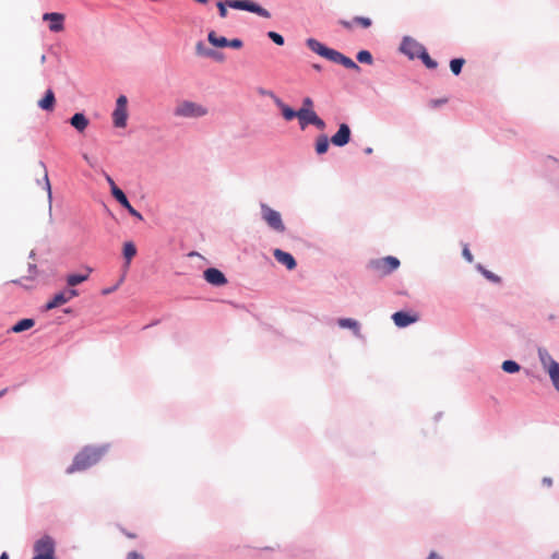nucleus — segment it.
<instances>
[{
    "label": "nucleus",
    "mask_w": 559,
    "mask_h": 559,
    "mask_svg": "<svg viewBox=\"0 0 559 559\" xmlns=\"http://www.w3.org/2000/svg\"><path fill=\"white\" fill-rule=\"evenodd\" d=\"M106 452V448H95V447H86L81 452H79L74 459L72 464L68 467L67 473L72 474L74 472L84 471L100 461L103 455Z\"/></svg>",
    "instance_id": "1"
},
{
    "label": "nucleus",
    "mask_w": 559,
    "mask_h": 559,
    "mask_svg": "<svg viewBox=\"0 0 559 559\" xmlns=\"http://www.w3.org/2000/svg\"><path fill=\"white\" fill-rule=\"evenodd\" d=\"M207 112L206 107L191 100H182L174 109V115L179 118H200Z\"/></svg>",
    "instance_id": "2"
},
{
    "label": "nucleus",
    "mask_w": 559,
    "mask_h": 559,
    "mask_svg": "<svg viewBox=\"0 0 559 559\" xmlns=\"http://www.w3.org/2000/svg\"><path fill=\"white\" fill-rule=\"evenodd\" d=\"M369 265L374 273L384 276L392 273L400 266V260L395 257L389 255L372 260Z\"/></svg>",
    "instance_id": "3"
},
{
    "label": "nucleus",
    "mask_w": 559,
    "mask_h": 559,
    "mask_svg": "<svg viewBox=\"0 0 559 559\" xmlns=\"http://www.w3.org/2000/svg\"><path fill=\"white\" fill-rule=\"evenodd\" d=\"M32 559H55V542L50 536H43L34 544Z\"/></svg>",
    "instance_id": "4"
},
{
    "label": "nucleus",
    "mask_w": 559,
    "mask_h": 559,
    "mask_svg": "<svg viewBox=\"0 0 559 559\" xmlns=\"http://www.w3.org/2000/svg\"><path fill=\"white\" fill-rule=\"evenodd\" d=\"M261 214L264 222L275 231L284 233L285 225L282 221L281 213L271 209L266 204H261Z\"/></svg>",
    "instance_id": "5"
},
{
    "label": "nucleus",
    "mask_w": 559,
    "mask_h": 559,
    "mask_svg": "<svg viewBox=\"0 0 559 559\" xmlns=\"http://www.w3.org/2000/svg\"><path fill=\"white\" fill-rule=\"evenodd\" d=\"M226 3L229 8L236 10H246L249 12H253L262 17L269 19L271 17L270 12L262 8L261 5L250 1V0H226Z\"/></svg>",
    "instance_id": "6"
},
{
    "label": "nucleus",
    "mask_w": 559,
    "mask_h": 559,
    "mask_svg": "<svg viewBox=\"0 0 559 559\" xmlns=\"http://www.w3.org/2000/svg\"><path fill=\"white\" fill-rule=\"evenodd\" d=\"M128 120V99L120 95L116 100V108L112 112V122L116 128H124Z\"/></svg>",
    "instance_id": "7"
},
{
    "label": "nucleus",
    "mask_w": 559,
    "mask_h": 559,
    "mask_svg": "<svg viewBox=\"0 0 559 559\" xmlns=\"http://www.w3.org/2000/svg\"><path fill=\"white\" fill-rule=\"evenodd\" d=\"M107 181L108 183L110 185V188H111V193L114 195V198L124 207L128 210V212L139 218V219H143V216L130 204V202L128 201L126 194L123 193V191L121 189H119L115 181L112 180L111 177L107 176Z\"/></svg>",
    "instance_id": "8"
},
{
    "label": "nucleus",
    "mask_w": 559,
    "mask_h": 559,
    "mask_svg": "<svg viewBox=\"0 0 559 559\" xmlns=\"http://www.w3.org/2000/svg\"><path fill=\"white\" fill-rule=\"evenodd\" d=\"M401 51L407 55L411 59L418 58L420 53H424L425 47L417 40L405 37L401 44Z\"/></svg>",
    "instance_id": "9"
},
{
    "label": "nucleus",
    "mask_w": 559,
    "mask_h": 559,
    "mask_svg": "<svg viewBox=\"0 0 559 559\" xmlns=\"http://www.w3.org/2000/svg\"><path fill=\"white\" fill-rule=\"evenodd\" d=\"M78 295H79V293L76 289H69L66 292H60V293L56 294L50 301L47 302L46 309L51 310L53 308L62 306L66 302L70 301L72 298L76 297Z\"/></svg>",
    "instance_id": "10"
},
{
    "label": "nucleus",
    "mask_w": 559,
    "mask_h": 559,
    "mask_svg": "<svg viewBox=\"0 0 559 559\" xmlns=\"http://www.w3.org/2000/svg\"><path fill=\"white\" fill-rule=\"evenodd\" d=\"M43 20L49 22V29L59 33L64 29L66 16L63 13L50 12L43 15Z\"/></svg>",
    "instance_id": "11"
},
{
    "label": "nucleus",
    "mask_w": 559,
    "mask_h": 559,
    "mask_svg": "<svg viewBox=\"0 0 559 559\" xmlns=\"http://www.w3.org/2000/svg\"><path fill=\"white\" fill-rule=\"evenodd\" d=\"M203 274L205 281L214 286H223L227 283L225 275L218 269H206Z\"/></svg>",
    "instance_id": "12"
},
{
    "label": "nucleus",
    "mask_w": 559,
    "mask_h": 559,
    "mask_svg": "<svg viewBox=\"0 0 559 559\" xmlns=\"http://www.w3.org/2000/svg\"><path fill=\"white\" fill-rule=\"evenodd\" d=\"M350 140V129L346 123H342L337 132L331 138V142L335 146H344Z\"/></svg>",
    "instance_id": "13"
},
{
    "label": "nucleus",
    "mask_w": 559,
    "mask_h": 559,
    "mask_svg": "<svg viewBox=\"0 0 559 559\" xmlns=\"http://www.w3.org/2000/svg\"><path fill=\"white\" fill-rule=\"evenodd\" d=\"M329 60L333 61L335 63L342 64L346 69H352V70L360 71V68H359V66L356 62H354L350 58L344 56L343 53H341V52H338L336 50H333V52L330 56Z\"/></svg>",
    "instance_id": "14"
},
{
    "label": "nucleus",
    "mask_w": 559,
    "mask_h": 559,
    "mask_svg": "<svg viewBox=\"0 0 559 559\" xmlns=\"http://www.w3.org/2000/svg\"><path fill=\"white\" fill-rule=\"evenodd\" d=\"M270 97L274 100L275 105L281 109L282 115L285 120L290 121L294 118H298L297 111L287 106L281 98H278L274 93H269Z\"/></svg>",
    "instance_id": "15"
},
{
    "label": "nucleus",
    "mask_w": 559,
    "mask_h": 559,
    "mask_svg": "<svg viewBox=\"0 0 559 559\" xmlns=\"http://www.w3.org/2000/svg\"><path fill=\"white\" fill-rule=\"evenodd\" d=\"M273 255L278 263L284 264L288 270H294L297 265L295 258L281 249H275Z\"/></svg>",
    "instance_id": "16"
},
{
    "label": "nucleus",
    "mask_w": 559,
    "mask_h": 559,
    "mask_svg": "<svg viewBox=\"0 0 559 559\" xmlns=\"http://www.w3.org/2000/svg\"><path fill=\"white\" fill-rule=\"evenodd\" d=\"M307 46L316 53H318L321 57L330 59V56L332 55L334 49L325 47L323 44L318 41L314 38L307 39Z\"/></svg>",
    "instance_id": "17"
},
{
    "label": "nucleus",
    "mask_w": 559,
    "mask_h": 559,
    "mask_svg": "<svg viewBox=\"0 0 559 559\" xmlns=\"http://www.w3.org/2000/svg\"><path fill=\"white\" fill-rule=\"evenodd\" d=\"M392 319H393L395 325H397L399 328H405L418 320L417 316H412L404 311L395 312L392 316Z\"/></svg>",
    "instance_id": "18"
},
{
    "label": "nucleus",
    "mask_w": 559,
    "mask_h": 559,
    "mask_svg": "<svg viewBox=\"0 0 559 559\" xmlns=\"http://www.w3.org/2000/svg\"><path fill=\"white\" fill-rule=\"evenodd\" d=\"M297 115L302 130L313 121V118L317 117V114L312 109L308 108H300L297 110Z\"/></svg>",
    "instance_id": "19"
},
{
    "label": "nucleus",
    "mask_w": 559,
    "mask_h": 559,
    "mask_svg": "<svg viewBox=\"0 0 559 559\" xmlns=\"http://www.w3.org/2000/svg\"><path fill=\"white\" fill-rule=\"evenodd\" d=\"M70 123L74 129L82 133L88 127L90 121L84 114L76 112L71 117Z\"/></svg>",
    "instance_id": "20"
},
{
    "label": "nucleus",
    "mask_w": 559,
    "mask_h": 559,
    "mask_svg": "<svg viewBox=\"0 0 559 559\" xmlns=\"http://www.w3.org/2000/svg\"><path fill=\"white\" fill-rule=\"evenodd\" d=\"M56 98L52 90H47L45 96L38 102V106L47 111H52L55 108Z\"/></svg>",
    "instance_id": "21"
},
{
    "label": "nucleus",
    "mask_w": 559,
    "mask_h": 559,
    "mask_svg": "<svg viewBox=\"0 0 559 559\" xmlns=\"http://www.w3.org/2000/svg\"><path fill=\"white\" fill-rule=\"evenodd\" d=\"M91 273H92V269L86 267L85 273H83V274H69L67 276V284L70 287H74V286L85 282L90 277Z\"/></svg>",
    "instance_id": "22"
},
{
    "label": "nucleus",
    "mask_w": 559,
    "mask_h": 559,
    "mask_svg": "<svg viewBox=\"0 0 559 559\" xmlns=\"http://www.w3.org/2000/svg\"><path fill=\"white\" fill-rule=\"evenodd\" d=\"M337 324L340 328L353 330L354 334L357 336L360 335L359 323H358V321H356L354 319L342 318V319H338Z\"/></svg>",
    "instance_id": "23"
},
{
    "label": "nucleus",
    "mask_w": 559,
    "mask_h": 559,
    "mask_svg": "<svg viewBox=\"0 0 559 559\" xmlns=\"http://www.w3.org/2000/svg\"><path fill=\"white\" fill-rule=\"evenodd\" d=\"M35 325L34 319H22L17 323H15L13 326H11L10 332L12 333H22L26 330L32 329Z\"/></svg>",
    "instance_id": "24"
},
{
    "label": "nucleus",
    "mask_w": 559,
    "mask_h": 559,
    "mask_svg": "<svg viewBox=\"0 0 559 559\" xmlns=\"http://www.w3.org/2000/svg\"><path fill=\"white\" fill-rule=\"evenodd\" d=\"M136 254V248L135 245L132 241H127L123 245V257L126 259V267L129 266L131 260Z\"/></svg>",
    "instance_id": "25"
},
{
    "label": "nucleus",
    "mask_w": 559,
    "mask_h": 559,
    "mask_svg": "<svg viewBox=\"0 0 559 559\" xmlns=\"http://www.w3.org/2000/svg\"><path fill=\"white\" fill-rule=\"evenodd\" d=\"M548 374L552 382L554 388L559 392V364L558 362L550 364Z\"/></svg>",
    "instance_id": "26"
},
{
    "label": "nucleus",
    "mask_w": 559,
    "mask_h": 559,
    "mask_svg": "<svg viewBox=\"0 0 559 559\" xmlns=\"http://www.w3.org/2000/svg\"><path fill=\"white\" fill-rule=\"evenodd\" d=\"M329 145H330L329 138L325 134H322V135L318 136V139L316 141V152L319 155H322L328 152Z\"/></svg>",
    "instance_id": "27"
},
{
    "label": "nucleus",
    "mask_w": 559,
    "mask_h": 559,
    "mask_svg": "<svg viewBox=\"0 0 559 559\" xmlns=\"http://www.w3.org/2000/svg\"><path fill=\"white\" fill-rule=\"evenodd\" d=\"M207 39L215 47H227L228 39L223 36H217L213 31L209 33Z\"/></svg>",
    "instance_id": "28"
},
{
    "label": "nucleus",
    "mask_w": 559,
    "mask_h": 559,
    "mask_svg": "<svg viewBox=\"0 0 559 559\" xmlns=\"http://www.w3.org/2000/svg\"><path fill=\"white\" fill-rule=\"evenodd\" d=\"M538 356H539V359H540V362H542L543 367L547 371L549 370L551 362H557L555 359H552V357L545 349H539L538 350Z\"/></svg>",
    "instance_id": "29"
},
{
    "label": "nucleus",
    "mask_w": 559,
    "mask_h": 559,
    "mask_svg": "<svg viewBox=\"0 0 559 559\" xmlns=\"http://www.w3.org/2000/svg\"><path fill=\"white\" fill-rule=\"evenodd\" d=\"M465 60L462 58L452 59L450 62V69L453 74L459 75L462 71V67L464 66Z\"/></svg>",
    "instance_id": "30"
},
{
    "label": "nucleus",
    "mask_w": 559,
    "mask_h": 559,
    "mask_svg": "<svg viewBox=\"0 0 559 559\" xmlns=\"http://www.w3.org/2000/svg\"><path fill=\"white\" fill-rule=\"evenodd\" d=\"M502 370L508 373H514L520 370V365L513 360H506L502 362Z\"/></svg>",
    "instance_id": "31"
},
{
    "label": "nucleus",
    "mask_w": 559,
    "mask_h": 559,
    "mask_svg": "<svg viewBox=\"0 0 559 559\" xmlns=\"http://www.w3.org/2000/svg\"><path fill=\"white\" fill-rule=\"evenodd\" d=\"M418 58H419V59H421V61L424 62V64H425L427 68H429V69H436V68H437V66H438V63H437L435 60H432V59L430 58V56L428 55V52H427L426 48L424 49V53H420V55L418 56Z\"/></svg>",
    "instance_id": "32"
},
{
    "label": "nucleus",
    "mask_w": 559,
    "mask_h": 559,
    "mask_svg": "<svg viewBox=\"0 0 559 559\" xmlns=\"http://www.w3.org/2000/svg\"><path fill=\"white\" fill-rule=\"evenodd\" d=\"M357 60L361 63H367V64H371L373 61L372 56L368 50H360L357 53Z\"/></svg>",
    "instance_id": "33"
},
{
    "label": "nucleus",
    "mask_w": 559,
    "mask_h": 559,
    "mask_svg": "<svg viewBox=\"0 0 559 559\" xmlns=\"http://www.w3.org/2000/svg\"><path fill=\"white\" fill-rule=\"evenodd\" d=\"M267 36H269V38H270V39H272L276 45H278V46L284 45V37H283L281 34H278V33H276V32L271 31V32H269V33H267Z\"/></svg>",
    "instance_id": "34"
},
{
    "label": "nucleus",
    "mask_w": 559,
    "mask_h": 559,
    "mask_svg": "<svg viewBox=\"0 0 559 559\" xmlns=\"http://www.w3.org/2000/svg\"><path fill=\"white\" fill-rule=\"evenodd\" d=\"M353 22L359 24L364 28L371 26V20L369 17L356 16Z\"/></svg>",
    "instance_id": "35"
},
{
    "label": "nucleus",
    "mask_w": 559,
    "mask_h": 559,
    "mask_svg": "<svg viewBox=\"0 0 559 559\" xmlns=\"http://www.w3.org/2000/svg\"><path fill=\"white\" fill-rule=\"evenodd\" d=\"M195 49H197V52L199 55L209 56V57H216V52H214L212 50H205L203 48V44L201 41L197 44Z\"/></svg>",
    "instance_id": "36"
},
{
    "label": "nucleus",
    "mask_w": 559,
    "mask_h": 559,
    "mask_svg": "<svg viewBox=\"0 0 559 559\" xmlns=\"http://www.w3.org/2000/svg\"><path fill=\"white\" fill-rule=\"evenodd\" d=\"M483 274L485 275V277L487 280H489L492 283H500V281H501V278L498 275L493 274L490 271L484 270Z\"/></svg>",
    "instance_id": "37"
},
{
    "label": "nucleus",
    "mask_w": 559,
    "mask_h": 559,
    "mask_svg": "<svg viewBox=\"0 0 559 559\" xmlns=\"http://www.w3.org/2000/svg\"><path fill=\"white\" fill-rule=\"evenodd\" d=\"M44 183H45V190L47 191L48 199L51 200V186H50V181H49L48 174L46 170L44 174Z\"/></svg>",
    "instance_id": "38"
},
{
    "label": "nucleus",
    "mask_w": 559,
    "mask_h": 559,
    "mask_svg": "<svg viewBox=\"0 0 559 559\" xmlns=\"http://www.w3.org/2000/svg\"><path fill=\"white\" fill-rule=\"evenodd\" d=\"M226 7H228L226 1H219L217 3V8H218V12H219L221 17H226L227 16V9H226Z\"/></svg>",
    "instance_id": "39"
},
{
    "label": "nucleus",
    "mask_w": 559,
    "mask_h": 559,
    "mask_svg": "<svg viewBox=\"0 0 559 559\" xmlns=\"http://www.w3.org/2000/svg\"><path fill=\"white\" fill-rule=\"evenodd\" d=\"M310 124L316 126L320 130L325 128V122L318 115L316 118H313V121Z\"/></svg>",
    "instance_id": "40"
},
{
    "label": "nucleus",
    "mask_w": 559,
    "mask_h": 559,
    "mask_svg": "<svg viewBox=\"0 0 559 559\" xmlns=\"http://www.w3.org/2000/svg\"><path fill=\"white\" fill-rule=\"evenodd\" d=\"M227 47H231V48H235V49H239L242 47V41L238 38H235V39H231V40H228L227 43Z\"/></svg>",
    "instance_id": "41"
},
{
    "label": "nucleus",
    "mask_w": 559,
    "mask_h": 559,
    "mask_svg": "<svg viewBox=\"0 0 559 559\" xmlns=\"http://www.w3.org/2000/svg\"><path fill=\"white\" fill-rule=\"evenodd\" d=\"M463 257L468 261V262H473V254L471 253L469 249L467 248V246L464 247L463 249Z\"/></svg>",
    "instance_id": "42"
},
{
    "label": "nucleus",
    "mask_w": 559,
    "mask_h": 559,
    "mask_svg": "<svg viewBox=\"0 0 559 559\" xmlns=\"http://www.w3.org/2000/svg\"><path fill=\"white\" fill-rule=\"evenodd\" d=\"M313 106V102L310 97H306L304 100H302V107L301 108H308V109H311Z\"/></svg>",
    "instance_id": "43"
},
{
    "label": "nucleus",
    "mask_w": 559,
    "mask_h": 559,
    "mask_svg": "<svg viewBox=\"0 0 559 559\" xmlns=\"http://www.w3.org/2000/svg\"><path fill=\"white\" fill-rule=\"evenodd\" d=\"M127 559H144V557L136 551H130L127 556Z\"/></svg>",
    "instance_id": "44"
},
{
    "label": "nucleus",
    "mask_w": 559,
    "mask_h": 559,
    "mask_svg": "<svg viewBox=\"0 0 559 559\" xmlns=\"http://www.w3.org/2000/svg\"><path fill=\"white\" fill-rule=\"evenodd\" d=\"M445 103H447L445 98L444 99H432L430 102V106L437 107V106H440V105L445 104Z\"/></svg>",
    "instance_id": "45"
},
{
    "label": "nucleus",
    "mask_w": 559,
    "mask_h": 559,
    "mask_svg": "<svg viewBox=\"0 0 559 559\" xmlns=\"http://www.w3.org/2000/svg\"><path fill=\"white\" fill-rule=\"evenodd\" d=\"M29 273H31V275H29L31 278L35 277V275L37 274V267L35 264H29Z\"/></svg>",
    "instance_id": "46"
},
{
    "label": "nucleus",
    "mask_w": 559,
    "mask_h": 559,
    "mask_svg": "<svg viewBox=\"0 0 559 559\" xmlns=\"http://www.w3.org/2000/svg\"><path fill=\"white\" fill-rule=\"evenodd\" d=\"M427 559H442V557L438 552L431 551Z\"/></svg>",
    "instance_id": "47"
},
{
    "label": "nucleus",
    "mask_w": 559,
    "mask_h": 559,
    "mask_svg": "<svg viewBox=\"0 0 559 559\" xmlns=\"http://www.w3.org/2000/svg\"><path fill=\"white\" fill-rule=\"evenodd\" d=\"M340 23L347 29L352 28V22L342 20Z\"/></svg>",
    "instance_id": "48"
},
{
    "label": "nucleus",
    "mask_w": 559,
    "mask_h": 559,
    "mask_svg": "<svg viewBox=\"0 0 559 559\" xmlns=\"http://www.w3.org/2000/svg\"><path fill=\"white\" fill-rule=\"evenodd\" d=\"M543 483L549 487V486H551L552 480H551V478L545 477V478L543 479Z\"/></svg>",
    "instance_id": "49"
},
{
    "label": "nucleus",
    "mask_w": 559,
    "mask_h": 559,
    "mask_svg": "<svg viewBox=\"0 0 559 559\" xmlns=\"http://www.w3.org/2000/svg\"><path fill=\"white\" fill-rule=\"evenodd\" d=\"M365 153H366V154H371V153H372V148H371V147H367V148L365 150Z\"/></svg>",
    "instance_id": "50"
},
{
    "label": "nucleus",
    "mask_w": 559,
    "mask_h": 559,
    "mask_svg": "<svg viewBox=\"0 0 559 559\" xmlns=\"http://www.w3.org/2000/svg\"><path fill=\"white\" fill-rule=\"evenodd\" d=\"M8 389H3L0 391V397H2L7 393Z\"/></svg>",
    "instance_id": "51"
},
{
    "label": "nucleus",
    "mask_w": 559,
    "mask_h": 559,
    "mask_svg": "<svg viewBox=\"0 0 559 559\" xmlns=\"http://www.w3.org/2000/svg\"><path fill=\"white\" fill-rule=\"evenodd\" d=\"M126 535H127L129 538H135V534H132V533H126Z\"/></svg>",
    "instance_id": "52"
},
{
    "label": "nucleus",
    "mask_w": 559,
    "mask_h": 559,
    "mask_svg": "<svg viewBox=\"0 0 559 559\" xmlns=\"http://www.w3.org/2000/svg\"><path fill=\"white\" fill-rule=\"evenodd\" d=\"M0 559H9V556H8L5 552H3V554L0 556Z\"/></svg>",
    "instance_id": "53"
},
{
    "label": "nucleus",
    "mask_w": 559,
    "mask_h": 559,
    "mask_svg": "<svg viewBox=\"0 0 559 559\" xmlns=\"http://www.w3.org/2000/svg\"><path fill=\"white\" fill-rule=\"evenodd\" d=\"M552 559H559V551L552 555Z\"/></svg>",
    "instance_id": "54"
},
{
    "label": "nucleus",
    "mask_w": 559,
    "mask_h": 559,
    "mask_svg": "<svg viewBox=\"0 0 559 559\" xmlns=\"http://www.w3.org/2000/svg\"><path fill=\"white\" fill-rule=\"evenodd\" d=\"M45 61H46V56H45V55H43V56L40 57V62H41V63H44Z\"/></svg>",
    "instance_id": "55"
},
{
    "label": "nucleus",
    "mask_w": 559,
    "mask_h": 559,
    "mask_svg": "<svg viewBox=\"0 0 559 559\" xmlns=\"http://www.w3.org/2000/svg\"><path fill=\"white\" fill-rule=\"evenodd\" d=\"M313 68L317 70V71H320L321 70V67L319 64H313Z\"/></svg>",
    "instance_id": "56"
},
{
    "label": "nucleus",
    "mask_w": 559,
    "mask_h": 559,
    "mask_svg": "<svg viewBox=\"0 0 559 559\" xmlns=\"http://www.w3.org/2000/svg\"><path fill=\"white\" fill-rule=\"evenodd\" d=\"M261 93H262L263 95H267V96H270V94H269V93H272V92H271V91H263V92H261Z\"/></svg>",
    "instance_id": "57"
},
{
    "label": "nucleus",
    "mask_w": 559,
    "mask_h": 559,
    "mask_svg": "<svg viewBox=\"0 0 559 559\" xmlns=\"http://www.w3.org/2000/svg\"><path fill=\"white\" fill-rule=\"evenodd\" d=\"M110 292H111V289H106V290H104L103 293H104V294H109Z\"/></svg>",
    "instance_id": "58"
}]
</instances>
